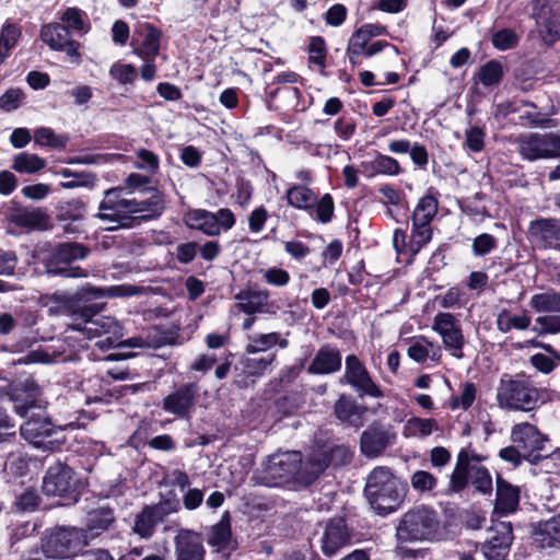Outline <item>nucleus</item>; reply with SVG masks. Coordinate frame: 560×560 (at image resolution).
<instances>
[{"mask_svg": "<svg viewBox=\"0 0 560 560\" xmlns=\"http://www.w3.org/2000/svg\"><path fill=\"white\" fill-rule=\"evenodd\" d=\"M21 37L22 27L16 23L5 21L0 32V44L3 45V48L13 49Z\"/></svg>", "mask_w": 560, "mask_h": 560, "instance_id": "nucleus-61", "label": "nucleus"}, {"mask_svg": "<svg viewBox=\"0 0 560 560\" xmlns=\"http://www.w3.org/2000/svg\"><path fill=\"white\" fill-rule=\"evenodd\" d=\"M517 151L529 162L560 159V131L521 136L517 140Z\"/></svg>", "mask_w": 560, "mask_h": 560, "instance_id": "nucleus-12", "label": "nucleus"}, {"mask_svg": "<svg viewBox=\"0 0 560 560\" xmlns=\"http://www.w3.org/2000/svg\"><path fill=\"white\" fill-rule=\"evenodd\" d=\"M205 556L206 549L195 532L184 529L175 537L176 560H205Z\"/></svg>", "mask_w": 560, "mask_h": 560, "instance_id": "nucleus-32", "label": "nucleus"}, {"mask_svg": "<svg viewBox=\"0 0 560 560\" xmlns=\"http://www.w3.org/2000/svg\"><path fill=\"white\" fill-rule=\"evenodd\" d=\"M530 307L537 313H560V292L549 290L530 298Z\"/></svg>", "mask_w": 560, "mask_h": 560, "instance_id": "nucleus-45", "label": "nucleus"}, {"mask_svg": "<svg viewBox=\"0 0 560 560\" xmlns=\"http://www.w3.org/2000/svg\"><path fill=\"white\" fill-rule=\"evenodd\" d=\"M7 396L13 411L25 418L32 409L38 407L42 388L34 380L18 381L10 384Z\"/></svg>", "mask_w": 560, "mask_h": 560, "instance_id": "nucleus-19", "label": "nucleus"}, {"mask_svg": "<svg viewBox=\"0 0 560 560\" xmlns=\"http://www.w3.org/2000/svg\"><path fill=\"white\" fill-rule=\"evenodd\" d=\"M521 490L500 474L495 478L494 512L499 515H509L520 508Z\"/></svg>", "mask_w": 560, "mask_h": 560, "instance_id": "nucleus-28", "label": "nucleus"}, {"mask_svg": "<svg viewBox=\"0 0 560 560\" xmlns=\"http://www.w3.org/2000/svg\"><path fill=\"white\" fill-rule=\"evenodd\" d=\"M200 396L197 382L183 383L162 399V409L177 419L188 420Z\"/></svg>", "mask_w": 560, "mask_h": 560, "instance_id": "nucleus-14", "label": "nucleus"}, {"mask_svg": "<svg viewBox=\"0 0 560 560\" xmlns=\"http://www.w3.org/2000/svg\"><path fill=\"white\" fill-rule=\"evenodd\" d=\"M85 203L80 199L60 202L57 207V219L62 221L81 220L85 214Z\"/></svg>", "mask_w": 560, "mask_h": 560, "instance_id": "nucleus-51", "label": "nucleus"}, {"mask_svg": "<svg viewBox=\"0 0 560 560\" xmlns=\"http://www.w3.org/2000/svg\"><path fill=\"white\" fill-rule=\"evenodd\" d=\"M477 388L471 382H466L459 396H452L450 399V408L457 410L459 408L468 410L476 399Z\"/></svg>", "mask_w": 560, "mask_h": 560, "instance_id": "nucleus-58", "label": "nucleus"}, {"mask_svg": "<svg viewBox=\"0 0 560 560\" xmlns=\"http://www.w3.org/2000/svg\"><path fill=\"white\" fill-rule=\"evenodd\" d=\"M115 512L109 506H100L91 510L86 515L85 528L89 540L100 536L115 523Z\"/></svg>", "mask_w": 560, "mask_h": 560, "instance_id": "nucleus-38", "label": "nucleus"}, {"mask_svg": "<svg viewBox=\"0 0 560 560\" xmlns=\"http://www.w3.org/2000/svg\"><path fill=\"white\" fill-rule=\"evenodd\" d=\"M469 485H471L475 491L480 494H492V477L489 469L485 466H478L474 464Z\"/></svg>", "mask_w": 560, "mask_h": 560, "instance_id": "nucleus-50", "label": "nucleus"}, {"mask_svg": "<svg viewBox=\"0 0 560 560\" xmlns=\"http://www.w3.org/2000/svg\"><path fill=\"white\" fill-rule=\"evenodd\" d=\"M265 104L269 110H279L284 107H291L295 112H305L313 103V97L310 95V102L303 100L302 91L293 85L265 86Z\"/></svg>", "mask_w": 560, "mask_h": 560, "instance_id": "nucleus-18", "label": "nucleus"}, {"mask_svg": "<svg viewBox=\"0 0 560 560\" xmlns=\"http://www.w3.org/2000/svg\"><path fill=\"white\" fill-rule=\"evenodd\" d=\"M341 383L350 385L357 393L358 398H383L382 387L373 380L362 360L355 354L346 357L345 373Z\"/></svg>", "mask_w": 560, "mask_h": 560, "instance_id": "nucleus-13", "label": "nucleus"}, {"mask_svg": "<svg viewBox=\"0 0 560 560\" xmlns=\"http://www.w3.org/2000/svg\"><path fill=\"white\" fill-rule=\"evenodd\" d=\"M334 131L341 140H350L357 132L355 119L349 114H342L334 122Z\"/></svg>", "mask_w": 560, "mask_h": 560, "instance_id": "nucleus-62", "label": "nucleus"}, {"mask_svg": "<svg viewBox=\"0 0 560 560\" xmlns=\"http://www.w3.org/2000/svg\"><path fill=\"white\" fill-rule=\"evenodd\" d=\"M8 220L19 228L28 230H46L49 217L40 209H26L14 205L8 210Z\"/></svg>", "mask_w": 560, "mask_h": 560, "instance_id": "nucleus-33", "label": "nucleus"}, {"mask_svg": "<svg viewBox=\"0 0 560 560\" xmlns=\"http://www.w3.org/2000/svg\"><path fill=\"white\" fill-rule=\"evenodd\" d=\"M532 330L538 336L560 334V315H544L536 318Z\"/></svg>", "mask_w": 560, "mask_h": 560, "instance_id": "nucleus-59", "label": "nucleus"}, {"mask_svg": "<svg viewBox=\"0 0 560 560\" xmlns=\"http://www.w3.org/2000/svg\"><path fill=\"white\" fill-rule=\"evenodd\" d=\"M514 540L511 522L493 523L488 529V537L481 546L486 560H508Z\"/></svg>", "mask_w": 560, "mask_h": 560, "instance_id": "nucleus-17", "label": "nucleus"}, {"mask_svg": "<svg viewBox=\"0 0 560 560\" xmlns=\"http://www.w3.org/2000/svg\"><path fill=\"white\" fill-rule=\"evenodd\" d=\"M374 156L378 175L398 176L405 172L395 158L383 154L380 151H374Z\"/></svg>", "mask_w": 560, "mask_h": 560, "instance_id": "nucleus-56", "label": "nucleus"}, {"mask_svg": "<svg viewBox=\"0 0 560 560\" xmlns=\"http://www.w3.org/2000/svg\"><path fill=\"white\" fill-rule=\"evenodd\" d=\"M100 326L101 328L106 327V329H109V337L114 346H116V351L109 352L104 357V360L120 361L133 358L136 353L130 351V349L143 348L145 346L143 338L140 336L124 339L122 327L110 317L104 318Z\"/></svg>", "mask_w": 560, "mask_h": 560, "instance_id": "nucleus-24", "label": "nucleus"}, {"mask_svg": "<svg viewBox=\"0 0 560 560\" xmlns=\"http://www.w3.org/2000/svg\"><path fill=\"white\" fill-rule=\"evenodd\" d=\"M369 408L364 404L358 402L357 398L350 394H340L332 406L335 419L345 428L359 430L364 425L365 415Z\"/></svg>", "mask_w": 560, "mask_h": 560, "instance_id": "nucleus-22", "label": "nucleus"}, {"mask_svg": "<svg viewBox=\"0 0 560 560\" xmlns=\"http://www.w3.org/2000/svg\"><path fill=\"white\" fill-rule=\"evenodd\" d=\"M88 545L86 530L77 527H56L42 538L44 555L54 559L72 558Z\"/></svg>", "mask_w": 560, "mask_h": 560, "instance_id": "nucleus-10", "label": "nucleus"}, {"mask_svg": "<svg viewBox=\"0 0 560 560\" xmlns=\"http://www.w3.org/2000/svg\"><path fill=\"white\" fill-rule=\"evenodd\" d=\"M163 32L149 22H139L133 28L130 45L133 52L142 59H155L160 54Z\"/></svg>", "mask_w": 560, "mask_h": 560, "instance_id": "nucleus-21", "label": "nucleus"}, {"mask_svg": "<svg viewBox=\"0 0 560 560\" xmlns=\"http://www.w3.org/2000/svg\"><path fill=\"white\" fill-rule=\"evenodd\" d=\"M59 174L63 178H69L67 182H61L62 188L72 189L77 187H92L96 180V176L92 172H74L70 168H62Z\"/></svg>", "mask_w": 560, "mask_h": 560, "instance_id": "nucleus-49", "label": "nucleus"}, {"mask_svg": "<svg viewBox=\"0 0 560 560\" xmlns=\"http://www.w3.org/2000/svg\"><path fill=\"white\" fill-rule=\"evenodd\" d=\"M491 44L492 46L500 51H505L515 48L520 43V36L515 32V30L510 27H504L498 30L491 35Z\"/></svg>", "mask_w": 560, "mask_h": 560, "instance_id": "nucleus-53", "label": "nucleus"}, {"mask_svg": "<svg viewBox=\"0 0 560 560\" xmlns=\"http://www.w3.org/2000/svg\"><path fill=\"white\" fill-rule=\"evenodd\" d=\"M109 74L120 84H131L138 77L137 69L133 65L121 62L114 63L110 67Z\"/></svg>", "mask_w": 560, "mask_h": 560, "instance_id": "nucleus-60", "label": "nucleus"}, {"mask_svg": "<svg viewBox=\"0 0 560 560\" xmlns=\"http://www.w3.org/2000/svg\"><path fill=\"white\" fill-rule=\"evenodd\" d=\"M308 63L314 65L320 74L327 67L328 47L323 36H312L307 46Z\"/></svg>", "mask_w": 560, "mask_h": 560, "instance_id": "nucleus-43", "label": "nucleus"}, {"mask_svg": "<svg viewBox=\"0 0 560 560\" xmlns=\"http://www.w3.org/2000/svg\"><path fill=\"white\" fill-rule=\"evenodd\" d=\"M528 240L541 248H559L560 220L553 218H539L528 225Z\"/></svg>", "mask_w": 560, "mask_h": 560, "instance_id": "nucleus-25", "label": "nucleus"}, {"mask_svg": "<svg viewBox=\"0 0 560 560\" xmlns=\"http://www.w3.org/2000/svg\"><path fill=\"white\" fill-rule=\"evenodd\" d=\"M22 436L36 446L60 448L66 443L65 428L55 424L46 415L33 413L21 427Z\"/></svg>", "mask_w": 560, "mask_h": 560, "instance_id": "nucleus-11", "label": "nucleus"}, {"mask_svg": "<svg viewBox=\"0 0 560 560\" xmlns=\"http://www.w3.org/2000/svg\"><path fill=\"white\" fill-rule=\"evenodd\" d=\"M285 199L290 207L305 211L319 224H328L335 218V200L329 192L319 196L305 184H293L287 189Z\"/></svg>", "mask_w": 560, "mask_h": 560, "instance_id": "nucleus-8", "label": "nucleus"}, {"mask_svg": "<svg viewBox=\"0 0 560 560\" xmlns=\"http://www.w3.org/2000/svg\"><path fill=\"white\" fill-rule=\"evenodd\" d=\"M142 191L149 192L150 197L142 200L127 199L121 187L105 190L95 217L122 229H132L160 218L166 208L164 192L158 187H145Z\"/></svg>", "mask_w": 560, "mask_h": 560, "instance_id": "nucleus-1", "label": "nucleus"}, {"mask_svg": "<svg viewBox=\"0 0 560 560\" xmlns=\"http://www.w3.org/2000/svg\"><path fill=\"white\" fill-rule=\"evenodd\" d=\"M183 222L189 230H196L207 236H219L214 212L207 209H189L183 214Z\"/></svg>", "mask_w": 560, "mask_h": 560, "instance_id": "nucleus-35", "label": "nucleus"}, {"mask_svg": "<svg viewBox=\"0 0 560 560\" xmlns=\"http://www.w3.org/2000/svg\"><path fill=\"white\" fill-rule=\"evenodd\" d=\"M411 487L417 492L423 493L432 491L438 485V478L429 471L417 470L412 474Z\"/></svg>", "mask_w": 560, "mask_h": 560, "instance_id": "nucleus-63", "label": "nucleus"}, {"mask_svg": "<svg viewBox=\"0 0 560 560\" xmlns=\"http://www.w3.org/2000/svg\"><path fill=\"white\" fill-rule=\"evenodd\" d=\"M207 541L217 552H228L230 555L237 549L238 544L233 539L229 512H225L221 520L211 527Z\"/></svg>", "mask_w": 560, "mask_h": 560, "instance_id": "nucleus-31", "label": "nucleus"}, {"mask_svg": "<svg viewBox=\"0 0 560 560\" xmlns=\"http://www.w3.org/2000/svg\"><path fill=\"white\" fill-rule=\"evenodd\" d=\"M277 359V352H268L259 355V359L256 358H242L241 364L243 366V372L246 378H252V382H255L256 378H259L265 375V373L270 370L272 363Z\"/></svg>", "mask_w": 560, "mask_h": 560, "instance_id": "nucleus-40", "label": "nucleus"}, {"mask_svg": "<svg viewBox=\"0 0 560 560\" xmlns=\"http://www.w3.org/2000/svg\"><path fill=\"white\" fill-rule=\"evenodd\" d=\"M179 502H175V508L165 510L163 504L144 505L140 513L136 515L133 532L141 538H151L155 527L164 521L171 513L178 510Z\"/></svg>", "mask_w": 560, "mask_h": 560, "instance_id": "nucleus-26", "label": "nucleus"}, {"mask_svg": "<svg viewBox=\"0 0 560 560\" xmlns=\"http://www.w3.org/2000/svg\"><path fill=\"white\" fill-rule=\"evenodd\" d=\"M352 532L345 517H332L325 526L320 538V550L326 557H332L351 544Z\"/></svg>", "mask_w": 560, "mask_h": 560, "instance_id": "nucleus-23", "label": "nucleus"}, {"mask_svg": "<svg viewBox=\"0 0 560 560\" xmlns=\"http://www.w3.org/2000/svg\"><path fill=\"white\" fill-rule=\"evenodd\" d=\"M432 329L438 332L446 350L457 359L463 358L465 337L460 322L452 313H438L433 318Z\"/></svg>", "mask_w": 560, "mask_h": 560, "instance_id": "nucleus-16", "label": "nucleus"}, {"mask_svg": "<svg viewBox=\"0 0 560 560\" xmlns=\"http://www.w3.org/2000/svg\"><path fill=\"white\" fill-rule=\"evenodd\" d=\"M389 431L380 423H372L360 436V448L366 457H377L390 444Z\"/></svg>", "mask_w": 560, "mask_h": 560, "instance_id": "nucleus-29", "label": "nucleus"}, {"mask_svg": "<svg viewBox=\"0 0 560 560\" xmlns=\"http://www.w3.org/2000/svg\"><path fill=\"white\" fill-rule=\"evenodd\" d=\"M503 77V66L497 59L487 61L479 68L477 73L478 80L487 88L498 85L502 81Z\"/></svg>", "mask_w": 560, "mask_h": 560, "instance_id": "nucleus-48", "label": "nucleus"}, {"mask_svg": "<svg viewBox=\"0 0 560 560\" xmlns=\"http://www.w3.org/2000/svg\"><path fill=\"white\" fill-rule=\"evenodd\" d=\"M472 466L474 464H469L467 460V450L462 448L457 454V460L450 477L447 494L462 493L469 486Z\"/></svg>", "mask_w": 560, "mask_h": 560, "instance_id": "nucleus-37", "label": "nucleus"}, {"mask_svg": "<svg viewBox=\"0 0 560 560\" xmlns=\"http://www.w3.org/2000/svg\"><path fill=\"white\" fill-rule=\"evenodd\" d=\"M387 34V26L380 23H365L355 28L349 37L346 48V56L349 63L353 68L359 67L364 59L372 58L382 52L385 48H392L396 52H399L397 46L385 39H377L371 43L373 38Z\"/></svg>", "mask_w": 560, "mask_h": 560, "instance_id": "nucleus-6", "label": "nucleus"}, {"mask_svg": "<svg viewBox=\"0 0 560 560\" xmlns=\"http://www.w3.org/2000/svg\"><path fill=\"white\" fill-rule=\"evenodd\" d=\"M538 389L520 373L514 376L503 373L497 388V401L505 410L532 411L537 407Z\"/></svg>", "mask_w": 560, "mask_h": 560, "instance_id": "nucleus-7", "label": "nucleus"}, {"mask_svg": "<svg viewBox=\"0 0 560 560\" xmlns=\"http://www.w3.org/2000/svg\"><path fill=\"white\" fill-rule=\"evenodd\" d=\"M34 142L40 147H47L56 150H62L67 147L69 137L67 135H57L49 127H38L34 130Z\"/></svg>", "mask_w": 560, "mask_h": 560, "instance_id": "nucleus-46", "label": "nucleus"}, {"mask_svg": "<svg viewBox=\"0 0 560 560\" xmlns=\"http://www.w3.org/2000/svg\"><path fill=\"white\" fill-rule=\"evenodd\" d=\"M90 248L78 242H65L55 245L42 259V264L48 275L65 278H82L88 271L72 262L84 259L90 254Z\"/></svg>", "mask_w": 560, "mask_h": 560, "instance_id": "nucleus-9", "label": "nucleus"}, {"mask_svg": "<svg viewBox=\"0 0 560 560\" xmlns=\"http://www.w3.org/2000/svg\"><path fill=\"white\" fill-rule=\"evenodd\" d=\"M328 467L325 445L314 448L304 462L301 458L299 483L305 487L313 485Z\"/></svg>", "mask_w": 560, "mask_h": 560, "instance_id": "nucleus-34", "label": "nucleus"}, {"mask_svg": "<svg viewBox=\"0 0 560 560\" xmlns=\"http://www.w3.org/2000/svg\"><path fill=\"white\" fill-rule=\"evenodd\" d=\"M511 440L522 451L525 450H545L549 439L546 434L541 433L539 429L529 423H517L512 428Z\"/></svg>", "mask_w": 560, "mask_h": 560, "instance_id": "nucleus-30", "label": "nucleus"}, {"mask_svg": "<svg viewBox=\"0 0 560 560\" xmlns=\"http://www.w3.org/2000/svg\"><path fill=\"white\" fill-rule=\"evenodd\" d=\"M408 492V483L384 466L375 467L368 476L364 487L372 509L381 516H387L400 508Z\"/></svg>", "mask_w": 560, "mask_h": 560, "instance_id": "nucleus-3", "label": "nucleus"}, {"mask_svg": "<svg viewBox=\"0 0 560 560\" xmlns=\"http://www.w3.org/2000/svg\"><path fill=\"white\" fill-rule=\"evenodd\" d=\"M301 472V452H287L272 456L265 467L268 486H279L294 480L299 483Z\"/></svg>", "mask_w": 560, "mask_h": 560, "instance_id": "nucleus-15", "label": "nucleus"}, {"mask_svg": "<svg viewBox=\"0 0 560 560\" xmlns=\"http://www.w3.org/2000/svg\"><path fill=\"white\" fill-rule=\"evenodd\" d=\"M325 454L327 455L328 466L334 468L346 466L353 458V453L345 445H325Z\"/></svg>", "mask_w": 560, "mask_h": 560, "instance_id": "nucleus-54", "label": "nucleus"}, {"mask_svg": "<svg viewBox=\"0 0 560 560\" xmlns=\"http://www.w3.org/2000/svg\"><path fill=\"white\" fill-rule=\"evenodd\" d=\"M46 165L45 159L24 151L13 158L11 167L20 174H35L45 168Z\"/></svg>", "mask_w": 560, "mask_h": 560, "instance_id": "nucleus-44", "label": "nucleus"}, {"mask_svg": "<svg viewBox=\"0 0 560 560\" xmlns=\"http://www.w3.org/2000/svg\"><path fill=\"white\" fill-rule=\"evenodd\" d=\"M24 98L25 93L21 89H8L0 96V109L7 113L16 110L21 106Z\"/></svg>", "mask_w": 560, "mask_h": 560, "instance_id": "nucleus-64", "label": "nucleus"}, {"mask_svg": "<svg viewBox=\"0 0 560 560\" xmlns=\"http://www.w3.org/2000/svg\"><path fill=\"white\" fill-rule=\"evenodd\" d=\"M61 24L68 26L70 32L72 30L80 35H84L91 30V24L86 21V14L77 7L67 8L61 15Z\"/></svg>", "mask_w": 560, "mask_h": 560, "instance_id": "nucleus-47", "label": "nucleus"}, {"mask_svg": "<svg viewBox=\"0 0 560 560\" xmlns=\"http://www.w3.org/2000/svg\"><path fill=\"white\" fill-rule=\"evenodd\" d=\"M439 191L429 187L418 200L411 214V230L397 228L393 233V247L406 265L412 264L418 254L432 241V221L439 211Z\"/></svg>", "mask_w": 560, "mask_h": 560, "instance_id": "nucleus-2", "label": "nucleus"}, {"mask_svg": "<svg viewBox=\"0 0 560 560\" xmlns=\"http://www.w3.org/2000/svg\"><path fill=\"white\" fill-rule=\"evenodd\" d=\"M40 39L51 49L61 50L71 38L68 26L58 22L46 23L40 27Z\"/></svg>", "mask_w": 560, "mask_h": 560, "instance_id": "nucleus-39", "label": "nucleus"}, {"mask_svg": "<svg viewBox=\"0 0 560 560\" xmlns=\"http://www.w3.org/2000/svg\"><path fill=\"white\" fill-rule=\"evenodd\" d=\"M42 501L39 492L35 488L28 487L15 494L11 512L14 514L34 513L39 509Z\"/></svg>", "mask_w": 560, "mask_h": 560, "instance_id": "nucleus-42", "label": "nucleus"}, {"mask_svg": "<svg viewBox=\"0 0 560 560\" xmlns=\"http://www.w3.org/2000/svg\"><path fill=\"white\" fill-rule=\"evenodd\" d=\"M136 168L143 170L151 176L158 173L160 168V158L154 152L140 148L136 151Z\"/></svg>", "mask_w": 560, "mask_h": 560, "instance_id": "nucleus-57", "label": "nucleus"}, {"mask_svg": "<svg viewBox=\"0 0 560 560\" xmlns=\"http://www.w3.org/2000/svg\"><path fill=\"white\" fill-rule=\"evenodd\" d=\"M279 345L280 348H287L289 341L280 337L279 332L260 334L249 337V343L245 348L246 354L268 353V350Z\"/></svg>", "mask_w": 560, "mask_h": 560, "instance_id": "nucleus-41", "label": "nucleus"}, {"mask_svg": "<svg viewBox=\"0 0 560 560\" xmlns=\"http://www.w3.org/2000/svg\"><path fill=\"white\" fill-rule=\"evenodd\" d=\"M342 366V355L339 349L331 343L323 345L315 353L307 373L313 375H328L338 372Z\"/></svg>", "mask_w": 560, "mask_h": 560, "instance_id": "nucleus-27", "label": "nucleus"}, {"mask_svg": "<svg viewBox=\"0 0 560 560\" xmlns=\"http://www.w3.org/2000/svg\"><path fill=\"white\" fill-rule=\"evenodd\" d=\"M85 487L86 483L74 469L60 460L47 468L42 483L44 494L58 498V503L63 506L79 502Z\"/></svg>", "mask_w": 560, "mask_h": 560, "instance_id": "nucleus-5", "label": "nucleus"}, {"mask_svg": "<svg viewBox=\"0 0 560 560\" xmlns=\"http://www.w3.org/2000/svg\"><path fill=\"white\" fill-rule=\"evenodd\" d=\"M550 2L551 0H533V18L539 37L547 46H553L560 39V18Z\"/></svg>", "mask_w": 560, "mask_h": 560, "instance_id": "nucleus-20", "label": "nucleus"}, {"mask_svg": "<svg viewBox=\"0 0 560 560\" xmlns=\"http://www.w3.org/2000/svg\"><path fill=\"white\" fill-rule=\"evenodd\" d=\"M234 299L238 301L236 306L242 313L255 315L267 312L269 292L267 290L244 289L238 291Z\"/></svg>", "mask_w": 560, "mask_h": 560, "instance_id": "nucleus-36", "label": "nucleus"}, {"mask_svg": "<svg viewBox=\"0 0 560 560\" xmlns=\"http://www.w3.org/2000/svg\"><path fill=\"white\" fill-rule=\"evenodd\" d=\"M438 427L436 420L433 418L411 417L405 425V436H428Z\"/></svg>", "mask_w": 560, "mask_h": 560, "instance_id": "nucleus-52", "label": "nucleus"}, {"mask_svg": "<svg viewBox=\"0 0 560 560\" xmlns=\"http://www.w3.org/2000/svg\"><path fill=\"white\" fill-rule=\"evenodd\" d=\"M441 536L439 513L424 504L408 510L396 527V537L400 542H432L440 540Z\"/></svg>", "mask_w": 560, "mask_h": 560, "instance_id": "nucleus-4", "label": "nucleus"}, {"mask_svg": "<svg viewBox=\"0 0 560 560\" xmlns=\"http://www.w3.org/2000/svg\"><path fill=\"white\" fill-rule=\"evenodd\" d=\"M154 330L158 331L156 340L154 346L156 348L163 347V346H177L180 345V325L179 324H172L170 326H163L158 325L154 326Z\"/></svg>", "mask_w": 560, "mask_h": 560, "instance_id": "nucleus-55", "label": "nucleus"}]
</instances>
